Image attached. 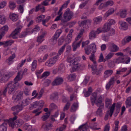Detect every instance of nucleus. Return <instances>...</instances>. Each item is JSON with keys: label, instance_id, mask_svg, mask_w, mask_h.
<instances>
[{"label": "nucleus", "instance_id": "obj_59", "mask_svg": "<svg viewBox=\"0 0 131 131\" xmlns=\"http://www.w3.org/2000/svg\"><path fill=\"white\" fill-rule=\"evenodd\" d=\"M89 0H86L84 2L81 4L79 6V8H80L82 9L88 3Z\"/></svg>", "mask_w": 131, "mask_h": 131}, {"label": "nucleus", "instance_id": "obj_28", "mask_svg": "<svg viewBox=\"0 0 131 131\" xmlns=\"http://www.w3.org/2000/svg\"><path fill=\"white\" fill-rule=\"evenodd\" d=\"M78 107V104L77 102L74 103L71 107V111L72 112H75L77 109Z\"/></svg>", "mask_w": 131, "mask_h": 131}, {"label": "nucleus", "instance_id": "obj_38", "mask_svg": "<svg viewBox=\"0 0 131 131\" xmlns=\"http://www.w3.org/2000/svg\"><path fill=\"white\" fill-rule=\"evenodd\" d=\"M99 107L97 111L96 114L98 115L101 116L102 114V110L103 108L104 105H101Z\"/></svg>", "mask_w": 131, "mask_h": 131}, {"label": "nucleus", "instance_id": "obj_39", "mask_svg": "<svg viewBox=\"0 0 131 131\" xmlns=\"http://www.w3.org/2000/svg\"><path fill=\"white\" fill-rule=\"evenodd\" d=\"M126 107H128L131 106V97L130 96L128 97L126 99L125 102Z\"/></svg>", "mask_w": 131, "mask_h": 131}, {"label": "nucleus", "instance_id": "obj_61", "mask_svg": "<svg viewBox=\"0 0 131 131\" xmlns=\"http://www.w3.org/2000/svg\"><path fill=\"white\" fill-rule=\"evenodd\" d=\"M105 3L106 7H107L108 6H111L112 5L114 4V2L113 1L110 0L105 2Z\"/></svg>", "mask_w": 131, "mask_h": 131}, {"label": "nucleus", "instance_id": "obj_36", "mask_svg": "<svg viewBox=\"0 0 131 131\" xmlns=\"http://www.w3.org/2000/svg\"><path fill=\"white\" fill-rule=\"evenodd\" d=\"M24 123V121L21 119H18L15 122V125H16L18 127H20Z\"/></svg>", "mask_w": 131, "mask_h": 131}, {"label": "nucleus", "instance_id": "obj_54", "mask_svg": "<svg viewBox=\"0 0 131 131\" xmlns=\"http://www.w3.org/2000/svg\"><path fill=\"white\" fill-rule=\"evenodd\" d=\"M91 55L89 57V58L90 60L92 61L93 62V64H96V62L95 60V57L94 55V53H92Z\"/></svg>", "mask_w": 131, "mask_h": 131}, {"label": "nucleus", "instance_id": "obj_56", "mask_svg": "<svg viewBox=\"0 0 131 131\" xmlns=\"http://www.w3.org/2000/svg\"><path fill=\"white\" fill-rule=\"evenodd\" d=\"M65 69V67L63 64H61L59 66L58 68L59 71L62 72L64 71Z\"/></svg>", "mask_w": 131, "mask_h": 131}, {"label": "nucleus", "instance_id": "obj_40", "mask_svg": "<svg viewBox=\"0 0 131 131\" xmlns=\"http://www.w3.org/2000/svg\"><path fill=\"white\" fill-rule=\"evenodd\" d=\"M37 61L36 60H34L33 61L31 64V70L32 71H34L36 69L37 67Z\"/></svg>", "mask_w": 131, "mask_h": 131}, {"label": "nucleus", "instance_id": "obj_8", "mask_svg": "<svg viewBox=\"0 0 131 131\" xmlns=\"http://www.w3.org/2000/svg\"><path fill=\"white\" fill-rule=\"evenodd\" d=\"M108 50L111 52H115L118 51L119 48L114 43L110 42L108 43Z\"/></svg>", "mask_w": 131, "mask_h": 131}, {"label": "nucleus", "instance_id": "obj_47", "mask_svg": "<svg viewBox=\"0 0 131 131\" xmlns=\"http://www.w3.org/2000/svg\"><path fill=\"white\" fill-rule=\"evenodd\" d=\"M45 18V15H41L37 18L36 21L37 22H40L41 21H42Z\"/></svg>", "mask_w": 131, "mask_h": 131}, {"label": "nucleus", "instance_id": "obj_11", "mask_svg": "<svg viewBox=\"0 0 131 131\" xmlns=\"http://www.w3.org/2000/svg\"><path fill=\"white\" fill-rule=\"evenodd\" d=\"M116 80L115 77H112L110 79L109 82L106 86V90H108L111 86L112 87L113 86Z\"/></svg>", "mask_w": 131, "mask_h": 131}, {"label": "nucleus", "instance_id": "obj_21", "mask_svg": "<svg viewBox=\"0 0 131 131\" xmlns=\"http://www.w3.org/2000/svg\"><path fill=\"white\" fill-rule=\"evenodd\" d=\"M119 23L122 29L124 30H126L127 29L128 25L126 22L122 21H119Z\"/></svg>", "mask_w": 131, "mask_h": 131}, {"label": "nucleus", "instance_id": "obj_23", "mask_svg": "<svg viewBox=\"0 0 131 131\" xmlns=\"http://www.w3.org/2000/svg\"><path fill=\"white\" fill-rule=\"evenodd\" d=\"M8 79L9 75L4 74L0 79V82L2 83H4L8 81Z\"/></svg>", "mask_w": 131, "mask_h": 131}, {"label": "nucleus", "instance_id": "obj_41", "mask_svg": "<svg viewBox=\"0 0 131 131\" xmlns=\"http://www.w3.org/2000/svg\"><path fill=\"white\" fill-rule=\"evenodd\" d=\"M114 11V8H112L109 9L105 13L104 16L105 17H108L109 15L113 14Z\"/></svg>", "mask_w": 131, "mask_h": 131}, {"label": "nucleus", "instance_id": "obj_30", "mask_svg": "<svg viewBox=\"0 0 131 131\" xmlns=\"http://www.w3.org/2000/svg\"><path fill=\"white\" fill-rule=\"evenodd\" d=\"M96 34L94 30H91L89 35V38L90 39H94L96 38Z\"/></svg>", "mask_w": 131, "mask_h": 131}, {"label": "nucleus", "instance_id": "obj_16", "mask_svg": "<svg viewBox=\"0 0 131 131\" xmlns=\"http://www.w3.org/2000/svg\"><path fill=\"white\" fill-rule=\"evenodd\" d=\"M81 42L82 40H81L78 42L74 41L73 42L72 46L73 48V51H75L77 49L80 47Z\"/></svg>", "mask_w": 131, "mask_h": 131}, {"label": "nucleus", "instance_id": "obj_32", "mask_svg": "<svg viewBox=\"0 0 131 131\" xmlns=\"http://www.w3.org/2000/svg\"><path fill=\"white\" fill-rule=\"evenodd\" d=\"M105 105L106 107L108 108L111 105L112 100L111 99L106 98L105 100Z\"/></svg>", "mask_w": 131, "mask_h": 131}, {"label": "nucleus", "instance_id": "obj_26", "mask_svg": "<svg viewBox=\"0 0 131 131\" xmlns=\"http://www.w3.org/2000/svg\"><path fill=\"white\" fill-rule=\"evenodd\" d=\"M15 57V55L13 54L6 60V62L9 65L13 63V59Z\"/></svg>", "mask_w": 131, "mask_h": 131}, {"label": "nucleus", "instance_id": "obj_46", "mask_svg": "<svg viewBox=\"0 0 131 131\" xmlns=\"http://www.w3.org/2000/svg\"><path fill=\"white\" fill-rule=\"evenodd\" d=\"M58 98V94L57 93H54L51 94L50 97V99L51 100H57Z\"/></svg>", "mask_w": 131, "mask_h": 131}, {"label": "nucleus", "instance_id": "obj_42", "mask_svg": "<svg viewBox=\"0 0 131 131\" xmlns=\"http://www.w3.org/2000/svg\"><path fill=\"white\" fill-rule=\"evenodd\" d=\"M50 112H48L46 113L41 117L42 120L43 121H45L48 118L50 115Z\"/></svg>", "mask_w": 131, "mask_h": 131}, {"label": "nucleus", "instance_id": "obj_52", "mask_svg": "<svg viewBox=\"0 0 131 131\" xmlns=\"http://www.w3.org/2000/svg\"><path fill=\"white\" fill-rule=\"evenodd\" d=\"M76 77V75L75 74H71L69 75L68 79L70 80L73 81L75 79Z\"/></svg>", "mask_w": 131, "mask_h": 131}, {"label": "nucleus", "instance_id": "obj_57", "mask_svg": "<svg viewBox=\"0 0 131 131\" xmlns=\"http://www.w3.org/2000/svg\"><path fill=\"white\" fill-rule=\"evenodd\" d=\"M18 10L21 14H22L24 11V6L21 5H20L18 8Z\"/></svg>", "mask_w": 131, "mask_h": 131}, {"label": "nucleus", "instance_id": "obj_4", "mask_svg": "<svg viewBox=\"0 0 131 131\" xmlns=\"http://www.w3.org/2000/svg\"><path fill=\"white\" fill-rule=\"evenodd\" d=\"M96 49L95 44L92 43L85 48V52L86 54L89 55L92 52V53H94L96 51Z\"/></svg>", "mask_w": 131, "mask_h": 131}, {"label": "nucleus", "instance_id": "obj_27", "mask_svg": "<svg viewBox=\"0 0 131 131\" xmlns=\"http://www.w3.org/2000/svg\"><path fill=\"white\" fill-rule=\"evenodd\" d=\"M127 10L125 9L120 11L119 12L120 17L122 18L126 17L127 14Z\"/></svg>", "mask_w": 131, "mask_h": 131}, {"label": "nucleus", "instance_id": "obj_51", "mask_svg": "<svg viewBox=\"0 0 131 131\" xmlns=\"http://www.w3.org/2000/svg\"><path fill=\"white\" fill-rule=\"evenodd\" d=\"M45 34H43L38 37L37 40V41L40 43H41L43 41L42 39L44 38Z\"/></svg>", "mask_w": 131, "mask_h": 131}, {"label": "nucleus", "instance_id": "obj_64", "mask_svg": "<svg viewBox=\"0 0 131 131\" xmlns=\"http://www.w3.org/2000/svg\"><path fill=\"white\" fill-rule=\"evenodd\" d=\"M106 23L111 26V25L114 24L115 23V22L114 20L113 19H110Z\"/></svg>", "mask_w": 131, "mask_h": 131}, {"label": "nucleus", "instance_id": "obj_25", "mask_svg": "<svg viewBox=\"0 0 131 131\" xmlns=\"http://www.w3.org/2000/svg\"><path fill=\"white\" fill-rule=\"evenodd\" d=\"M113 71L112 70H106L104 73V77L105 78H107L111 75L113 73Z\"/></svg>", "mask_w": 131, "mask_h": 131}, {"label": "nucleus", "instance_id": "obj_45", "mask_svg": "<svg viewBox=\"0 0 131 131\" xmlns=\"http://www.w3.org/2000/svg\"><path fill=\"white\" fill-rule=\"evenodd\" d=\"M16 6V4L14 2L10 1L9 2V7L12 10L15 8Z\"/></svg>", "mask_w": 131, "mask_h": 131}, {"label": "nucleus", "instance_id": "obj_33", "mask_svg": "<svg viewBox=\"0 0 131 131\" xmlns=\"http://www.w3.org/2000/svg\"><path fill=\"white\" fill-rule=\"evenodd\" d=\"M62 8H61L58 14V15H59V16H57L56 18V19L54 20L55 21H58L60 20H61V19L62 18Z\"/></svg>", "mask_w": 131, "mask_h": 131}, {"label": "nucleus", "instance_id": "obj_14", "mask_svg": "<svg viewBox=\"0 0 131 131\" xmlns=\"http://www.w3.org/2000/svg\"><path fill=\"white\" fill-rule=\"evenodd\" d=\"M50 55L52 57L50 60L54 64L56 62L58 57V55H57L56 53L55 52H53L51 53Z\"/></svg>", "mask_w": 131, "mask_h": 131}, {"label": "nucleus", "instance_id": "obj_49", "mask_svg": "<svg viewBox=\"0 0 131 131\" xmlns=\"http://www.w3.org/2000/svg\"><path fill=\"white\" fill-rule=\"evenodd\" d=\"M24 128L26 131H28L31 129L32 126L27 124H26L24 125Z\"/></svg>", "mask_w": 131, "mask_h": 131}, {"label": "nucleus", "instance_id": "obj_53", "mask_svg": "<svg viewBox=\"0 0 131 131\" xmlns=\"http://www.w3.org/2000/svg\"><path fill=\"white\" fill-rule=\"evenodd\" d=\"M84 21H85L86 24L87 26V27H86V28H89V26L91 25L92 22V20L90 19H88L87 20H85Z\"/></svg>", "mask_w": 131, "mask_h": 131}, {"label": "nucleus", "instance_id": "obj_18", "mask_svg": "<svg viewBox=\"0 0 131 131\" xmlns=\"http://www.w3.org/2000/svg\"><path fill=\"white\" fill-rule=\"evenodd\" d=\"M9 17V18L13 21H16L18 18V15L12 13H10Z\"/></svg>", "mask_w": 131, "mask_h": 131}, {"label": "nucleus", "instance_id": "obj_7", "mask_svg": "<svg viewBox=\"0 0 131 131\" xmlns=\"http://www.w3.org/2000/svg\"><path fill=\"white\" fill-rule=\"evenodd\" d=\"M73 66V68H72V69L73 70H71V72H73L74 70H80L83 69L85 68V66L83 65H82L80 63H78L77 62H75Z\"/></svg>", "mask_w": 131, "mask_h": 131}, {"label": "nucleus", "instance_id": "obj_60", "mask_svg": "<svg viewBox=\"0 0 131 131\" xmlns=\"http://www.w3.org/2000/svg\"><path fill=\"white\" fill-rule=\"evenodd\" d=\"M70 105V103L69 102H68L64 106L63 111H65L67 110L69 108V106Z\"/></svg>", "mask_w": 131, "mask_h": 131}, {"label": "nucleus", "instance_id": "obj_34", "mask_svg": "<svg viewBox=\"0 0 131 131\" xmlns=\"http://www.w3.org/2000/svg\"><path fill=\"white\" fill-rule=\"evenodd\" d=\"M131 41V36H129L125 37L122 41V43L123 45L128 42Z\"/></svg>", "mask_w": 131, "mask_h": 131}, {"label": "nucleus", "instance_id": "obj_15", "mask_svg": "<svg viewBox=\"0 0 131 131\" xmlns=\"http://www.w3.org/2000/svg\"><path fill=\"white\" fill-rule=\"evenodd\" d=\"M23 94L22 92H20L16 96L13 95L12 97V99L14 102H16L17 101L19 100L22 97Z\"/></svg>", "mask_w": 131, "mask_h": 131}, {"label": "nucleus", "instance_id": "obj_63", "mask_svg": "<svg viewBox=\"0 0 131 131\" xmlns=\"http://www.w3.org/2000/svg\"><path fill=\"white\" fill-rule=\"evenodd\" d=\"M64 40L63 37H61L58 41V45L59 46L61 45L64 42Z\"/></svg>", "mask_w": 131, "mask_h": 131}, {"label": "nucleus", "instance_id": "obj_37", "mask_svg": "<svg viewBox=\"0 0 131 131\" xmlns=\"http://www.w3.org/2000/svg\"><path fill=\"white\" fill-rule=\"evenodd\" d=\"M124 58L123 57H119L116 60L115 62L117 63H124Z\"/></svg>", "mask_w": 131, "mask_h": 131}, {"label": "nucleus", "instance_id": "obj_17", "mask_svg": "<svg viewBox=\"0 0 131 131\" xmlns=\"http://www.w3.org/2000/svg\"><path fill=\"white\" fill-rule=\"evenodd\" d=\"M4 120V122L0 125V131H6L7 128V122L5 120Z\"/></svg>", "mask_w": 131, "mask_h": 131}, {"label": "nucleus", "instance_id": "obj_31", "mask_svg": "<svg viewBox=\"0 0 131 131\" xmlns=\"http://www.w3.org/2000/svg\"><path fill=\"white\" fill-rule=\"evenodd\" d=\"M102 19V17L101 16L96 17L93 19L94 23V24H99L101 22Z\"/></svg>", "mask_w": 131, "mask_h": 131}, {"label": "nucleus", "instance_id": "obj_3", "mask_svg": "<svg viewBox=\"0 0 131 131\" xmlns=\"http://www.w3.org/2000/svg\"><path fill=\"white\" fill-rule=\"evenodd\" d=\"M73 16V13L69 8L67 9L64 14L63 17L61 19V22L65 23L70 20Z\"/></svg>", "mask_w": 131, "mask_h": 131}, {"label": "nucleus", "instance_id": "obj_10", "mask_svg": "<svg viewBox=\"0 0 131 131\" xmlns=\"http://www.w3.org/2000/svg\"><path fill=\"white\" fill-rule=\"evenodd\" d=\"M21 29V28L18 27L11 33L10 35V37H12L14 39H16L17 38L18 34Z\"/></svg>", "mask_w": 131, "mask_h": 131}, {"label": "nucleus", "instance_id": "obj_62", "mask_svg": "<svg viewBox=\"0 0 131 131\" xmlns=\"http://www.w3.org/2000/svg\"><path fill=\"white\" fill-rule=\"evenodd\" d=\"M90 79V77L89 76H86L82 82L83 84H85L88 82Z\"/></svg>", "mask_w": 131, "mask_h": 131}, {"label": "nucleus", "instance_id": "obj_1", "mask_svg": "<svg viewBox=\"0 0 131 131\" xmlns=\"http://www.w3.org/2000/svg\"><path fill=\"white\" fill-rule=\"evenodd\" d=\"M21 71H19L17 75L14 79V82L10 81L8 82L6 85V87L3 92V94L5 95L8 91V93L10 94L14 93L17 89L16 83L19 81L22 78L23 75Z\"/></svg>", "mask_w": 131, "mask_h": 131}, {"label": "nucleus", "instance_id": "obj_58", "mask_svg": "<svg viewBox=\"0 0 131 131\" xmlns=\"http://www.w3.org/2000/svg\"><path fill=\"white\" fill-rule=\"evenodd\" d=\"M119 121H115L114 122L115 125L114 131H117L118 129V124Z\"/></svg>", "mask_w": 131, "mask_h": 131}, {"label": "nucleus", "instance_id": "obj_29", "mask_svg": "<svg viewBox=\"0 0 131 131\" xmlns=\"http://www.w3.org/2000/svg\"><path fill=\"white\" fill-rule=\"evenodd\" d=\"M8 27L7 26H4L0 29V33L4 35L8 31Z\"/></svg>", "mask_w": 131, "mask_h": 131}, {"label": "nucleus", "instance_id": "obj_6", "mask_svg": "<svg viewBox=\"0 0 131 131\" xmlns=\"http://www.w3.org/2000/svg\"><path fill=\"white\" fill-rule=\"evenodd\" d=\"M97 66L96 64H95L92 65L91 67L92 71L93 74H96L97 75H99L101 73V71L103 70V68L102 66L100 65L97 68Z\"/></svg>", "mask_w": 131, "mask_h": 131}, {"label": "nucleus", "instance_id": "obj_19", "mask_svg": "<svg viewBox=\"0 0 131 131\" xmlns=\"http://www.w3.org/2000/svg\"><path fill=\"white\" fill-rule=\"evenodd\" d=\"M52 123V122L50 123H45L42 126L44 130L46 131L49 130L51 127L53 126Z\"/></svg>", "mask_w": 131, "mask_h": 131}, {"label": "nucleus", "instance_id": "obj_9", "mask_svg": "<svg viewBox=\"0 0 131 131\" xmlns=\"http://www.w3.org/2000/svg\"><path fill=\"white\" fill-rule=\"evenodd\" d=\"M23 109V107L21 105H17L12 107L11 108L12 110L14 112L13 113L14 115H17L18 112Z\"/></svg>", "mask_w": 131, "mask_h": 131}, {"label": "nucleus", "instance_id": "obj_50", "mask_svg": "<svg viewBox=\"0 0 131 131\" xmlns=\"http://www.w3.org/2000/svg\"><path fill=\"white\" fill-rule=\"evenodd\" d=\"M14 42V41L10 40L5 41V42L4 47H6L8 46L11 45Z\"/></svg>", "mask_w": 131, "mask_h": 131}, {"label": "nucleus", "instance_id": "obj_13", "mask_svg": "<svg viewBox=\"0 0 131 131\" xmlns=\"http://www.w3.org/2000/svg\"><path fill=\"white\" fill-rule=\"evenodd\" d=\"M63 82V80L62 78L57 77L52 83L53 86L59 85L61 84Z\"/></svg>", "mask_w": 131, "mask_h": 131}, {"label": "nucleus", "instance_id": "obj_48", "mask_svg": "<svg viewBox=\"0 0 131 131\" xmlns=\"http://www.w3.org/2000/svg\"><path fill=\"white\" fill-rule=\"evenodd\" d=\"M66 47V46L65 45H64L63 46H62L59 50L58 53L57 54V55H58V56L59 55H61L63 52L64 50L65 49Z\"/></svg>", "mask_w": 131, "mask_h": 131}, {"label": "nucleus", "instance_id": "obj_12", "mask_svg": "<svg viewBox=\"0 0 131 131\" xmlns=\"http://www.w3.org/2000/svg\"><path fill=\"white\" fill-rule=\"evenodd\" d=\"M14 116L13 118H10L9 120L7 119L5 120L8 123L9 126L11 127L12 128H13L15 125L14 121L17 118V117L16 116V115Z\"/></svg>", "mask_w": 131, "mask_h": 131}, {"label": "nucleus", "instance_id": "obj_35", "mask_svg": "<svg viewBox=\"0 0 131 131\" xmlns=\"http://www.w3.org/2000/svg\"><path fill=\"white\" fill-rule=\"evenodd\" d=\"M6 20V18L3 15H0V24H4Z\"/></svg>", "mask_w": 131, "mask_h": 131}, {"label": "nucleus", "instance_id": "obj_55", "mask_svg": "<svg viewBox=\"0 0 131 131\" xmlns=\"http://www.w3.org/2000/svg\"><path fill=\"white\" fill-rule=\"evenodd\" d=\"M114 53L111 52L109 53L106 56V59L108 60L111 59L114 56Z\"/></svg>", "mask_w": 131, "mask_h": 131}, {"label": "nucleus", "instance_id": "obj_22", "mask_svg": "<svg viewBox=\"0 0 131 131\" xmlns=\"http://www.w3.org/2000/svg\"><path fill=\"white\" fill-rule=\"evenodd\" d=\"M92 96L91 97L90 100L92 106H94L95 103V101L96 100L97 96V94L96 93L94 92L92 94Z\"/></svg>", "mask_w": 131, "mask_h": 131}, {"label": "nucleus", "instance_id": "obj_43", "mask_svg": "<svg viewBox=\"0 0 131 131\" xmlns=\"http://www.w3.org/2000/svg\"><path fill=\"white\" fill-rule=\"evenodd\" d=\"M68 62L70 63V65L72 66L73 65V64L75 63L76 62L75 60H74L73 58L69 57L67 59Z\"/></svg>", "mask_w": 131, "mask_h": 131}, {"label": "nucleus", "instance_id": "obj_5", "mask_svg": "<svg viewBox=\"0 0 131 131\" xmlns=\"http://www.w3.org/2000/svg\"><path fill=\"white\" fill-rule=\"evenodd\" d=\"M62 32L61 29L57 30L54 35L50 39V43L52 45H55L57 42V40Z\"/></svg>", "mask_w": 131, "mask_h": 131}, {"label": "nucleus", "instance_id": "obj_20", "mask_svg": "<svg viewBox=\"0 0 131 131\" xmlns=\"http://www.w3.org/2000/svg\"><path fill=\"white\" fill-rule=\"evenodd\" d=\"M102 97L101 96H100L95 101V103L98 107L101 105H104V104H102Z\"/></svg>", "mask_w": 131, "mask_h": 131}, {"label": "nucleus", "instance_id": "obj_2", "mask_svg": "<svg viewBox=\"0 0 131 131\" xmlns=\"http://www.w3.org/2000/svg\"><path fill=\"white\" fill-rule=\"evenodd\" d=\"M44 103V101L42 100H40L39 102L35 101L33 103L32 105H31V106L30 107L29 109L30 110H31L33 107L36 108L39 106V108L34 110L32 112L33 113L36 114L35 116L38 115L41 112H38L42 107Z\"/></svg>", "mask_w": 131, "mask_h": 131}, {"label": "nucleus", "instance_id": "obj_44", "mask_svg": "<svg viewBox=\"0 0 131 131\" xmlns=\"http://www.w3.org/2000/svg\"><path fill=\"white\" fill-rule=\"evenodd\" d=\"M72 38V36L67 35V38L66 39V43L64 44V45H65L66 46L67 45H68L70 43L71 40Z\"/></svg>", "mask_w": 131, "mask_h": 131}, {"label": "nucleus", "instance_id": "obj_24", "mask_svg": "<svg viewBox=\"0 0 131 131\" xmlns=\"http://www.w3.org/2000/svg\"><path fill=\"white\" fill-rule=\"evenodd\" d=\"M111 26L107 23H106L104 25L103 27L102 28L103 32H106L110 30Z\"/></svg>", "mask_w": 131, "mask_h": 131}]
</instances>
